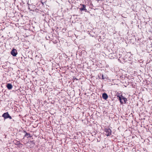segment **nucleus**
Instances as JSON below:
<instances>
[{"label":"nucleus","mask_w":152,"mask_h":152,"mask_svg":"<svg viewBox=\"0 0 152 152\" xmlns=\"http://www.w3.org/2000/svg\"><path fill=\"white\" fill-rule=\"evenodd\" d=\"M118 96V99L120 101V103L121 104H122L123 103V102L122 100V99L124 100L125 103H126L127 101V99L123 96L122 94H121L120 96Z\"/></svg>","instance_id":"1"},{"label":"nucleus","mask_w":152,"mask_h":152,"mask_svg":"<svg viewBox=\"0 0 152 152\" xmlns=\"http://www.w3.org/2000/svg\"><path fill=\"white\" fill-rule=\"evenodd\" d=\"M104 132L105 133V134L107 136L110 135L111 134L112 131L109 128H106L104 129Z\"/></svg>","instance_id":"2"},{"label":"nucleus","mask_w":152,"mask_h":152,"mask_svg":"<svg viewBox=\"0 0 152 152\" xmlns=\"http://www.w3.org/2000/svg\"><path fill=\"white\" fill-rule=\"evenodd\" d=\"M80 5L81 7L80 8V11H84L86 12H88L87 10L86 9V5L84 4H80Z\"/></svg>","instance_id":"3"},{"label":"nucleus","mask_w":152,"mask_h":152,"mask_svg":"<svg viewBox=\"0 0 152 152\" xmlns=\"http://www.w3.org/2000/svg\"><path fill=\"white\" fill-rule=\"evenodd\" d=\"M120 56L119 57V58L121 59H122L124 61H126V60L127 58V56L124 54V53L122 54H120L119 55Z\"/></svg>","instance_id":"4"},{"label":"nucleus","mask_w":152,"mask_h":152,"mask_svg":"<svg viewBox=\"0 0 152 152\" xmlns=\"http://www.w3.org/2000/svg\"><path fill=\"white\" fill-rule=\"evenodd\" d=\"M17 52L15 49H13L11 51V54L13 56H15L17 54Z\"/></svg>","instance_id":"5"},{"label":"nucleus","mask_w":152,"mask_h":152,"mask_svg":"<svg viewBox=\"0 0 152 152\" xmlns=\"http://www.w3.org/2000/svg\"><path fill=\"white\" fill-rule=\"evenodd\" d=\"M9 115L8 112L4 113L2 115V117H3L4 119L8 118V116Z\"/></svg>","instance_id":"6"},{"label":"nucleus","mask_w":152,"mask_h":152,"mask_svg":"<svg viewBox=\"0 0 152 152\" xmlns=\"http://www.w3.org/2000/svg\"><path fill=\"white\" fill-rule=\"evenodd\" d=\"M102 97L103 99L106 100L108 98V96L106 93H104L102 94Z\"/></svg>","instance_id":"7"},{"label":"nucleus","mask_w":152,"mask_h":152,"mask_svg":"<svg viewBox=\"0 0 152 152\" xmlns=\"http://www.w3.org/2000/svg\"><path fill=\"white\" fill-rule=\"evenodd\" d=\"M6 87L8 89L10 90L12 88V85L10 83H8L7 84Z\"/></svg>","instance_id":"8"},{"label":"nucleus","mask_w":152,"mask_h":152,"mask_svg":"<svg viewBox=\"0 0 152 152\" xmlns=\"http://www.w3.org/2000/svg\"><path fill=\"white\" fill-rule=\"evenodd\" d=\"M26 137L27 138H28L29 137H31V136L30 135V133L26 132L25 133V134L24 136V137Z\"/></svg>","instance_id":"9"},{"label":"nucleus","mask_w":152,"mask_h":152,"mask_svg":"<svg viewBox=\"0 0 152 152\" xmlns=\"http://www.w3.org/2000/svg\"><path fill=\"white\" fill-rule=\"evenodd\" d=\"M14 143H15V144L17 145H22V144L19 141L15 140L14 141Z\"/></svg>","instance_id":"10"},{"label":"nucleus","mask_w":152,"mask_h":152,"mask_svg":"<svg viewBox=\"0 0 152 152\" xmlns=\"http://www.w3.org/2000/svg\"><path fill=\"white\" fill-rule=\"evenodd\" d=\"M101 79L103 80L107 79L106 77H104L103 74L102 75Z\"/></svg>","instance_id":"11"},{"label":"nucleus","mask_w":152,"mask_h":152,"mask_svg":"<svg viewBox=\"0 0 152 152\" xmlns=\"http://www.w3.org/2000/svg\"><path fill=\"white\" fill-rule=\"evenodd\" d=\"M102 74H101V73H100L98 75V77L99 79H101L102 78Z\"/></svg>","instance_id":"12"},{"label":"nucleus","mask_w":152,"mask_h":152,"mask_svg":"<svg viewBox=\"0 0 152 152\" xmlns=\"http://www.w3.org/2000/svg\"><path fill=\"white\" fill-rule=\"evenodd\" d=\"M121 94L119 93L118 92L117 94H116V96H117V97L118 98V96H121V95H120Z\"/></svg>","instance_id":"13"},{"label":"nucleus","mask_w":152,"mask_h":152,"mask_svg":"<svg viewBox=\"0 0 152 152\" xmlns=\"http://www.w3.org/2000/svg\"><path fill=\"white\" fill-rule=\"evenodd\" d=\"M31 142L32 144L34 145L35 144V143L34 142V140H32V141H30Z\"/></svg>","instance_id":"14"},{"label":"nucleus","mask_w":152,"mask_h":152,"mask_svg":"<svg viewBox=\"0 0 152 152\" xmlns=\"http://www.w3.org/2000/svg\"><path fill=\"white\" fill-rule=\"evenodd\" d=\"M53 42L54 44H56L58 42V41L57 40H55L54 41H53Z\"/></svg>","instance_id":"15"},{"label":"nucleus","mask_w":152,"mask_h":152,"mask_svg":"<svg viewBox=\"0 0 152 152\" xmlns=\"http://www.w3.org/2000/svg\"><path fill=\"white\" fill-rule=\"evenodd\" d=\"M8 118H9L10 119H12L11 116H10L9 114L8 116Z\"/></svg>","instance_id":"16"},{"label":"nucleus","mask_w":152,"mask_h":152,"mask_svg":"<svg viewBox=\"0 0 152 152\" xmlns=\"http://www.w3.org/2000/svg\"><path fill=\"white\" fill-rule=\"evenodd\" d=\"M73 79L74 80H78L77 78H76V77H73Z\"/></svg>","instance_id":"17"},{"label":"nucleus","mask_w":152,"mask_h":152,"mask_svg":"<svg viewBox=\"0 0 152 152\" xmlns=\"http://www.w3.org/2000/svg\"><path fill=\"white\" fill-rule=\"evenodd\" d=\"M23 132H24V133H26V132H26V131H25L24 130H23V131H22Z\"/></svg>","instance_id":"18"},{"label":"nucleus","mask_w":152,"mask_h":152,"mask_svg":"<svg viewBox=\"0 0 152 152\" xmlns=\"http://www.w3.org/2000/svg\"><path fill=\"white\" fill-rule=\"evenodd\" d=\"M41 2L42 3V4H43V3H44V2H43V1H41Z\"/></svg>","instance_id":"19"},{"label":"nucleus","mask_w":152,"mask_h":152,"mask_svg":"<svg viewBox=\"0 0 152 152\" xmlns=\"http://www.w3.org/2000/svg\"><path fill=\"white\" fill-rule=\"evenodd\" d=\"M101 0H97V1H98H98H101Z\"/></svg>","instance_id":"20"},{"label":"nucleus","mask_w":152,"mask_h":152,"mask_svg":"<svg viewBox=\"0 0 152 152\" xmlns=\"http://www.w3.org/2000/svg\"><path fill=\"white\" fill-rule=\"evenodd\" d=\"M12 121H15V120L14 119H12Z\"/></svg>","instance_id":"21"},{"label":"nucleus","mask_w":152,"mask_h":152,"mask_svg":"<svg viewBox=\"0 0 152 152\" xmlns=\"http://www.w3.org/2000/svg\"><path fill=\"white\" fill-rule=\"evenodd\" d=\"M4 66H2V67H3L4 68V67H3Z\"/></svg>","instance_id":"22"}]
</instances>
